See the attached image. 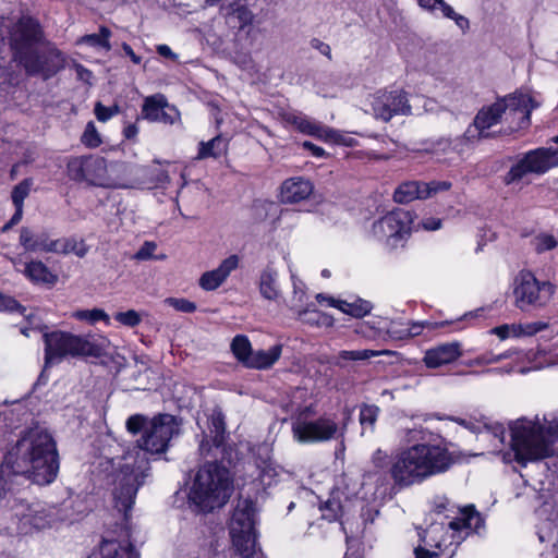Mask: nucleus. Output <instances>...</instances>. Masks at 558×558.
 Segmentation results:
<instances>
[{
	"label": "nucleus",
	"mask_w": 558,
	"mask_h": 558,
	"mask_svg": "<svg viewBox=\"0 0 558 558\" xmlns=\"http://www.w3.org/2000/svg\"><path fill=\"white\" fill-rule=\"evenodd\" d=\"M451 183L447 181L418 182L409 181L398 186L393 193L397 203L405 204L415 199H426L440 191H447Z\"/></svg>",
	"instance_id": "19"
},
{
	"label": "nucleus",
	"mask_w": 558,
	"mask_h": 558,
	"mask_svg": "<svg viewBox=\"0 0 558 558\" xmlns=\"http://www.w3.org/2000/svg\"><path fill=\"white\" fill-rule=\"evenodd\" d=\"M257 450L259 460L257 466L260 469V481L264 485L270 486L276 483V480L283 473V470L271 461V448L269 445H260Z\"/></svg>",
	"instance_id": "29"
},
{
	"label": "nucleus",
	"mask_w": 558,
	"mask_h": 558,
	"mask_svg": "<svg viewBox=\"0 0 558 558\" xmlns=\"http://www.w3.org/2000/svg\"><path fill=\"white\" fill-rule=\"evenodd\" d=\"M412 222L410 211L396 209L374 221L369 234L387 247L395 248L409 236Z\"/></svg>",
	"instance_id": "11"
},
{
	"label": "nucleus",
	"mask_w": 558,
	"mask_h": 558,
	"mask_svg": "<svg viewBox=\"0 0 558 558\" xmlns=\"http://www.w3.org/2000/svg\"><path fill=\"white\" fill-rule=\"evenodd\" d=\"M315 412L313 405L304 407L292 423L294 439L303 444L324 442L342 438L345 425L340 426L335 416L323 415L316 420H307Z\"/></svg>",
	"instance_id": "8"
},
{
	"label": "nucleus",
	"mask_w": 558,
	"mask_h": 558,
	"mask_svg": "<svg viewBox=\"0 0 558 558\" xmlns=\"http://www.w3.org/2000/svg\"><path fill=\"white\" fill-rule=\"evenodd\" d=\"M282 354V344H275L268 350L253 351L247 367L255 369H267L275 365Z\"/></svg>",
	"instance_id": "33"
},
{
	"label": "nucleus",
	"mask_w": 558,
	"mask_h": 558,
	"mask_svg": "<svg viewBox=\"0 0 558 558\" xmlns=\"http://www.w3.org/2000/svg\"><path fill=\"white\" fill-rule=\"evenodd\" d=\"M231 350L234 356L247 367L248 360L253 354L248 338L243 335L235 336L231 342Z\"/></svg>",
	"instance_id": "40"
},
{
	"label": "nucleus",
	"mask_w": 558,
	"mask_h": 558,
	"mask_svg": "<svg viewBox=\"0 0 558 558\" xmlns=\"http://www.w3.org/2000/svg\"><path fill=\"white\" fill-rule=\"evenodd\" d=\"M340 487V498L344 501V504L351 501L354 497H356L361 485L359 482L349 478L347 475L341 476L338 481L335 488Z\"/></svg>",
	"instance_id": "42"
},
{
	"label": "nucleus",
	"mask_w": 558,
	"mask_h": 558,
	"mask_svg": "<svg viewBox=\"0 0 558 558\" xmlns=\"http://www.w3.org/2000/svg\"><path fill=\"white\" fill-rule=\"evenodd\" d=\"M347 504L340 498V487L333 488L330 497L319 506L322 515L328 521L338 520L343 513Z\"/></svg>",
	"instance_id": "37"
},
{
	"label": "nucleus",
	"mask_w": 558,
	"mask_h": 558,
	"mask_svg": "<svg viewBox=\"0 0 558 558\" xmlns=\"http://www.w3.org/2000/svg\"><path fill=\"white\" fill-rule=\"evenodd\" d=\"M157 248L156 243L146 241L140 250L135 253L134 258L138 260H147L154 257V253Z\"/></svg>",
	"instance_id": "59"
},
{
	"label": "nucleus",
	"mask_w": 558,
	"mask_h": 558,
	"mask_svg": "<svg viewBox=\"0 0 558 558\" xmlns=\"http://www.w3.org/2000/svg\"><path fill=\"white\" fill-rule=\"evenodd\" d=\"M119 111V106L106 107L101 102H97L94 108V113L100 122H107L112 117L117 116Z\"/></svg>",
	"instance_id": "56"
},
{
	"label": "nucleus",
	"mask_w": 558,
	"mask_h": 558,
	"mask_svg": "<svg viewBox=\"0 0 558 558\" xmlns=\"http://www.w3.org/2000/svg\"><path fill=\"white\" fill-rule=\"evenodd\" d=\"M258 286L263 298L269 301H277L281 295L278 283V272L270 267H267L262 271Z\"/></svg>",
	"instance_id": "35"
},
{
	"label": "nucleus",
	"mask_w": 558,
	"mask_h": 558,
	"mask_svg": "<svg viewBox=\"0 0 558 558\" xmlns=\"http://www.w3.org/2000/svg\"><path fill=\"white\" fill-rule=\"evenodd\" d=\"M229 147V141L221 135H217L207 142H201L198 144L196 160H204L207 158H219L227 154Z\"/></svg>",
	"instance_id": "34"
},
{
	"label": "nucleus",
	"mask_w": 558,
	"mask_h": 558,
	"mask_svg": "<svg viewBox=\"0 0 558 558\" xmlns=\"http://www.w3.org/2000/svg\"><path fill=\"white\" fill-rule=\"evenodd\" d=\"M71 317L80 322H85L92 326L97 324L98 322H104L106 325H110L109 315L104 310L96 307L89 310L74 311L71 314Z\"/></svg>",
	"instance_id": "39"
},
{
	"label": "nucleus",
	"mask_w": 558,
	"mask_h": 558,
	"mask_svg": "<svg viewBox=\"0 0 558 558\" xmlns=\"http://www.w3.org/2000/svg\"><path fill=\"white\" fill-rule=\"evenodd\" d=\"M0 312H19L24 315L26 308L21 305L14 298L0 292Z\"/></svg>",
	"instance_id": "54"
},
{
	"label": "nucleus",
	"mask_w": 558,
	"mask_h": 558,
	"mask_svg": "<svg viewBox=\"0 0 558 558\" xmlns=\"http://www.w3.org/2000/svg\"><path fill=\"white\" fill-rule=\"evenodd\" d=\"M549 325L545 322H531L520 324L521 337H532L539 331L547 329Z\"/></svg>",
	"instance_id": "58"
},
{
	"label": "nucleus",
	"mask_w": 558,
	"mask_h": 558,
	"mask_svg": "<svg viewBox=\"0 0 558 558\" xmlns=\"http://www.w3.org/2000/svg\"><path fill=\"white\" fill-rule=\"evenodd\" d=\"M60 470V456L53 437L47 430H37V485L56 481Z\"/></svg>",
	"instance_id": "13"
},
{
	"label": "nucleus",
	"mask_w": 558,
	"mask_h": 558,
	"mask_svg": "<svg viewBox=\"0 0 558 558\" xmlns=\"http://www.w3.org/2000/svg\"><path fill=\"white\" fill-rule=\"evenodd\" d=\"M542 351H521L518 349H509L501 353H494L487 351L466 362L468 366H483L496 364L502 361H509V365L495 368L494 372L498 374L520 373L526 374L532 371H538L544 367L550 366L551 363L541 360Z\"/></svg>",
	"instance_id": "9"
},
{
	"label": "nucleus",
	"mask_w": 558,
	"mask_h": 558,
	"mask_svg": "<svg viewBox=\"0 0 558 558\" xmlns=\"http://www.w3.org/2000/svg\"><path fill=\"white\" fill-rule=\"evenodd\" d=\"M64 66V57L49 41L43 40L37 29V75L49 78Z\"/></svg>",
	"instance_id": "20"
},
{
	"label": "nucleus",
	"mask_w": 558,
	"mask_h": 558,
	"mask_svg": "<svg viewBox=\"0 0 558 558\" xmlns=\"http://www.w3.org/2000/svg\"><path fill=\"white\" fill-rule=\"evenodd\" d=\"M281 119L305 135L313 136L325 143L350 145L347 137L339 131L313 120L301 112L287 111L281 113Z\"/></svg>",
	"instance_id": "18"
},
{
	"label": "nucleus",
	"mask_w": 558,
	"mask_h": 558,
	"mask_svg": "<svg viewBox=\"0 0 558 558\" xmlns=\"http://www.w3.org/2000/svg\"><path fill=\"white\" fill-rule=\"evenodd\" d=\"M534 108L533 99L529 95L514 93L483 107L474 119V125L480 136L485 137V132L505 116V120L513 124L514 130L524 129L530 124V116Z\"/></svg>",
	"instance_id": "6"
},
{
	"label": "nucleus",
	"mask_w": 558,
	"mask_h": 558,
	"mask_svg": "<svg viewBox=\"0 0 558 558\" xmlns=\"http://www.w3.org/2000/svg\"><path fill=\"white\" fill-rule=\"evenodd\" d=\"M20 242L22 252L12 259L13 265L17 271L23 272L31 281H34L35 266L32 254L35 250V240L33 239V232L24 229L21 232Z\"/></svg>",
	"instance_id": "26"
},
{
	"label": "nucleus",
	"mask_w": 558,
	"mask_h": 558,
	"mask_svg": "<svg viewBox=\"0 0 558 558\" xmlns=\"http://www.w3.org/2000/svg\"><path fill=\"white\" fill-rule=\"evenodd\" d=\"M418 5L424 10H427L432 13H436L437 11L441 12L444 17L451 19L456 22L459 28L466 29L469 27V21L466 17L457 14L454 10L446 3L444 0H416Z\"/></svg>",
	"instance_id": "32"
},
{
	"label": "nucleus",
	"mask_w": 558,
	"mask_h": 558,
	"mask_svg": "<svg viewBox=\"0 0 558 558\" xmlns=\"http://www.w3.org/2000/svg\"><path fill=\"white\" fill-rule=\"evenodd\" d=\"M110 347L111 342L105 336L99 335L92 338L80 336L77 356L100 357L108 354Z\"/></svg>",
	"instance_id": "30"
},
{
	"label": "nucleus",
	"mask_w": 558,
	"mask_h": 558,
	"mask_svg": "<svg viewBox=\"0 0 558 558\" xmlns=\"http://www.w3.org/2000/svg\"><path fill=\"white\" fill-rule=\"evenodd\" d=\"M11 48L14 60L23 65L28 74L35 71V27L31 21L21 20L11 33Z\"/></svg>",
	"instance_id": "17"
},
{
	"label": "nucleus",
	"mask_w": 558,
	"mask_h": 558,
	"mask_svg": "<svg viewBox=\"0 0 558 558\" xmlns=\"http://www.w3.org/2000/svg\"><path fill=\"white\" fill-rule=\"evenodd\" d=\"M477 313H478V311L469 312V313H465L464 315L460 316L459 318H457L454 320H445V322L436 323V324H432L429 322H412V323H408L407 324V328H405L407 335H408V338H412V337L420 336L425 328L435 329V328L444 327V326H447V325H454L456 326L454 330H461V329L464 328V326L461 325V324L463 322H465V320H470V319L475 318L477 316Z\"/></svg>",
	"instance_id": "31"
},
{
	"label": "nucleus",
	"mask_w": 558,
	"mask_h": 558,
	"mask_svg": "<svg viewBox=\"0 0 558 558\" xmlns=\"http://www.w3.org/2000/svg\"><path fill=\"white\" fill-rule=\"evenodd\" d=\"M81 142L84 146L88 148H97L101 145V135L93 121H89L86 124L84 132L81 136Z\"/></svg>",
	"instance_id": "44"
},
{
	"label": "nucleus",
	"mask_w": 558,
	"mask_h": 558,
	"mask_svg": "<svg viewBox=\"0 0 558 558\" xmlns=\"http://www.w3.org/2000/svg\"><path fill=\"white\" fill-rule=\"evenodd\" d=\"M461 355L462 349L460 342H446L426 350L423 356V363L427 368H439L453 363Z\"/></svg>",
	"instance_id": "23"
},
{
	"label": "nucleus",
	"mask_w": 558,
	"mask_h": 558,
	"mask_svg": "<svg viewBox=\"0 0 558 558\" xmlns=\"http://www.w3.org/2000/svg\"><path fill=\"white\" fill-rule=\"evenodd\" d=\"M37 251L61 253V254H74L77 257H84L88 252V246L84 241L74 239H49L48 236L41 235L37 239Z\"/></svg>",
	"instance_id": "27"
},
{
	"label": "nucleus",
	"mask_w": 558,
	"mask_h": 558,
	"mask_svg": "<svg viewBox=\"0 0 558 558\" xmlns=\"http://www.w3.org/2000/svg\"><path fill=\"white\" fill-rule=\"evenodd\" d=\"M558 166V149L536 148L527 151L507 173L505 181L512 184L527 174H543Z\"/></svg>",
	"instance_id": "12"
},
{
	"label": "nucleus",
	"mask_w": 558,
	"mask_h": 558,
	"mask_svg": "<svg viewBox=\"0 0 558 558\" xmlns=\"http://www.w3.org/2000/svg\"><path fill=\"white\" fill-rule=\"evenodd\" d=\"M295 314L302 323L310 326L331 327L333 325V318L330 315L315 308H310L308 306L300 310Z\"/></svg>",
	"instance_id": "38"
},
{
	"label": "nucleus",
	"mask_w": 558,
	"mask_h": 558,
	"mask_svg": "<svg viewBox=\"0 0 558 558\" xmlns=\"http://www.w3.org/2000/svg\"><path fill=\"white\" fill-rule=\"evenodd\" d=\"M87 558H140V554L131 543L111 539L104 541Z\"/></svg>",
	"instance_id": "28"
},
{
	"label": "nucleus",
	"mask_w": 558,
	"mask_h": 558,
	"mask_svg": "<svg viewBox=\"0 0 558 558\" xmlns=\"http://www.w3.org/2000/svg\"><path fill=\"white\" fill-rule=\"evenodd\" d=\"M314 191L311 180L292 177L284 180L280 187V199L284 204H296L307 199Z\"/></svg>",
	"instance_id": "25"
},
{
	"label": "nucleus",
	"mask_w": 558,
	"mask_h": 558,
	"mask_svg": "<svg viewBox=\"0 0 558 558\" xmlns=\"http://www.w3.org/2000/svg\"><path fill=\"white\" fill-rule=\"evenodd\" d=\"M292 286H293V295L291 298L289 307L294 312H299L304 308L306 301V291L304 283L298 279L294 275L291 276Z\"/></svg>",
	"instance_id": "41"
},
{
	"label": "nucleus",
	"mask_w": 558,
	"mask_h": 558,
	"mask_svg": "<svg viewBox=\"0 0 558 558\" xmlns=\"http://www.w3.org/2000/svg\"><path fill=\"white\" fill-rule=\"evenodd\" d=\"M379 414V408L374 404H363L360 409V424L363 428L369 426L372 429L375 426Z\"/></svg>",
	"instance_id": "47"
},
{
	"label": "nucleus",
	"mask_w": 558,
	"mask_h": 558,
	"mask_svg": "<svg viewBox=\"0 0 558 558\" xmlns=\"http://www.w3.org/2000/svg\"><path fill=\"white\" fill-rule=\"evenodd\" d=\"M389 351H375V350H343L339 353V357L345 361H363L371 357H376L383 354H389Z\"/></svg>",
	"instance_id": "45"
},
{
	"label": "nucleus",
	"mask_w": 558,
	"mask_h": 558,
	"mask_svg": "<svg viewBox=\"0 0 558 558\" xmlns=\"http://www.w3.org/2000/svg\"><path fill=\"white\" fill-rule=\"evenodd\" d=\"M510 432L514 460L523 466L558 453V416L518 418Z\"/></svg>",
	"instance_id": "3"
},
{
	"label": "nucleus",
	"mask_w": 558,
	"mask_h": 558,
	"mask_svg": "<svg viewBox=\"0 0 558 558\" xmlns=\"http://www.w3.org/2000/svg\"><path fill=\"white\" fill-rule=\"evenodd\" d=\"M427 432L422 426L405 427L401 430L402 440L407 444H424Z\"/></svg>",
	"instance_id": "48"
},
{
	"label": "nucleus",
	"mask_w": 558,
	"mask_h": 558,
	"mask_svg": "<svg viewBox=\"0 0 558 558\" xmlns=\"http://www.w3.org/2000/svg\"><path fill=\"white\" fill-rule=\"evenodd\" d=\"M211 424L215 428V441H217V438L223 433L225 429V423L223 417L220 412L214 413L211 416Z\"/></svg>",
	"instance_id": "62"
},
{
	"label": "nucleus",
	"mask_w": 558,
	"mask_h": 558,
	"mask_svg": "<svg viewBox=\"0 0 558 558\" xmlns=\"http://www.w3.org/2000/svg\"><path fill=\"white\" fill-rule=\"evenodd\" d=\"M454 462V454L442 445L414 444L393 454L388 471L396 485L410 487L447 472Z\"/></svg>",
	"instance_id": "2"
},
{
	"label": "nucleus",
	"mask_w": 558,
	"mask_h": 558,
	"mask_svg": "<svg viewBox=\"0 0 558 558\" xmlns=\"http://www.w3.org/2000/svg\"><path fill=\"white\" fill-rule=\"evenodd\" d=\"M125 427L132 435L143 432L136 447L125 452L116 463V507L126 515L134 505L138 488L149 475L147 454L166 452L171 438L178 434L179 426L175 417L170 414H158L150 420L143 414H133L126 420Z\"/></svg>",
	"instance_id": "1"
},
{
	"label": "nucleus",
	"mask_w": 558,
	"mask_h": 558,
	"mask_svg": "<svg viewBox=\"0 0 558 558\" xmlns=\"http://www.w3.org/2000/svg\"><path fill=\"white\" fill-rule=\"evenodd\" d=\"M111 31L106 26L99 27V33L87 34L76 40V45H86L96 51L109 52L111 50Z\"/></svg>",
	"instance_id": "36"
},
{
	"label": "nucleus",
	"mask_w": 558,
	"mask_h": 558,
	"mask_svg": "<svg viewBox=\"0 0 558 558\" xmlns=\"http://www.w3.org/2000/svg\"><path fill=\"white\" fill-rule=\"evenodd\" d=\"M407 324L392 322L388 328V333L392 339L402 340L408 339Z\"/></svg>",
	"instance_id": "60"
},
{
	"label": "nucleus",
	"mask_w": 558,
	"mask_h": 558,
	"mask_svg": "<svg viewBox=\"0 0 558 558\" xmlns=\"http://www.w3.org/2000/svg\"><path fill=\"white\" fill-rule=\"evenodd\" d=\"M418 227L426 231H436L441 228V219L436 217L423 218L418 223Z\"/></svg>",
	"instance_id": "61"
},
{
	"label": "nucleus",
	"mask_w": 558,
	"mask_h": 558,
	"mask_svg": "<svg viewBox=\"0 0 558 558\" xmlns=\"http://www.w3.org/2000/svg\"><path fill=\"white\" fill-rule=\"evenodd\" d=\"M256 517V505L251 499L238 500L229 521V535L234 553L241 558H255L259 551Z\"/></svg>",
	"instance_id": "7"
},
{
	"label": "nucleus",
	"mask_w": 558,
	"mask_h": 558,
	"mask_svg": "<svg viewBox=\"0 0 558 558\" xmlns=\"http://www.w3.org/2000/svg\"><path fill=\"white\" fill-rule=\"evenodd\" d=\"M483 525V519L473 507L464 508L460 515L450 521L447 526L444 523H433L425 531L422 542L430 547L440 550L430 551L418 547L415 549L416 558H440L444 550L449 549L453 544L458 545L470 532L478 533Z\"/></svg>",
	"instance_id": "4"
},
{
	"label": "nucleus",
	"mask_w": 558,
	"mask_h": 558,
	"mask_svg": "<svg viewBox=\"0 0 558 558\" xmlns=\"http://www.w3.org/2000/svg\"><path fill=\"white\" fill-rule=\"evenodd\" d=\"M114 319L122 326L133 328L142 323V315L135 310H129L116 313Z\"/></svg>",
	"instance_id": "51"
},
{
	"label": "nucleus",
	"mask_w": 558,
	"mask_h": 558,
	"mask_svg": "<svg viewBox=\"0 0 558 558\" xmlns=\"http://www.w3.org/2000/svg\"><path fill=\"white\" fill-rule=\"evenodd\" d=\"M489 332L497 336L500 340L521 338L520 324H504L494 327Z\"/></svg>",
	"instance_id": "49"
},
{
	"label": "nucleus",
	"mask_w": 558,
	"mask_h": 558,
	"mask_svg": "<svg viewBox=\"0 0 558 558\" xmlns=\"http://www.w3.org/2000/svg\"><path fill=\"white\" fill-rule=\"evenodd\" d=\"M340 311L354 317H363L372 311V304L361 299L353 302L342 301Z\"/></svg>",
	"instance_id": "43"
},
{
	"label": "nucleus",
	"mask_w": 558,
	"mask_h": 558,
	"mask_svg": "<svg viewBox=\"0 0 558 558\" xmlns=\"http://www.w3.org/2000/svg\"><path fill=\"white\" fill-rule=\"evenodd\" d=\"M142 117L150 122H162L173 124L180 118L174 106L168 104L161 94H155L144 99Z\"/></svg>",
	"instance_id": "21"
},
{
	"label": "nucleus",
	"mask_w": 558,
	"mask_h": 558,
	"mask_svg": "<svg viewBox=\"0 0 558 558\" xmlns=\"http://www.w3.org/2000/svg\"><path fill=\"white\" fill-rule=\"evenodd\" d=\"M371 463L374 469L384 471L388 466L390 468L391 460H389V454L386 450L377 448L371 456Z\"/></svg>",
	"instance_id": "55"
},
{
	"label": "nucleus",
	"mask_w": 558,
	"mask_h": 558,
	"mask_svg": "<svg viewBox=\"0 0 558 558\" xmlns=\"http://www.w3.org/2000/svg\"><path fill=\"white\" fill-rule=\"evenodd\" d=\"M240 266V257L236 254L229 255L213 270L205 271L198 284L204 291H215L221 287L232 271Z\"/></svg>",
	"instance_id": "22"
},
{
	"label": "nucleus",
	"mask_w": 558,
	"mask_h": 558,
	"mask_svg": "<svg viewBox=\"0 0 558 558\" xmlns=\"http://www.w3.org/2000/svg\"><path fill=\"white\" fill-rule=\"evenodd\" d=\"M232 482L229 471L217 464L207 463L196 473L189 492V501L198 511L208 512L222 507L231 496Z\"/></svg>",
	"instance_id": "5"
},
{
	"label": "nucleus",
	"mask_w": 558,
	"mask_h": 558,
	"mask_svg": "<svg viewBox=\"0 0 558 558\" xmlns=\"http://www.w3.org/2000/svg\"><path fill=\"white\" fill-rule=\"evenodd\" d=\"M45 365L39 380L45 379L48 368L61 363L66 356H77L80 336L64 331H52L44 335Z\"/></svg>",
	"instance_id": "15"
},
{
	"label": "nucleus",
	"mask_w": 558,
	"mask_h": 558,
	"mask_svg": "<svg viewBox=\"0 0 558 558\" xmlns=\"http://www.w3.org/2000/svg\"><path fill=\"white\" fill-rule=\"evenodd\" d=\"M86 513L87 507L82 498H69L59 508H52V513L43 526H52L58 522L72 524L83 519Z\"/></svg>",
	"instance_id": "24"
},
{
	"label": "nucleus",
	"mask_w": 558,
	"mask_h": 558,
	"mask_svg": "<svg viewBox=\"0 0 558 558\" xmlns=\"http://www.w3.org/2000/svg\"><path fill=\"white\" fill-rule=\"evenodd\" d=\"M74 69H75L76 76L78 80H81L87 84H90V81L93 78L92 71H89L88 69H86L85 66H83L82 64H78V63L74 64Z\"/></svg>",
	"instance_id": "63"
},
{
	"label": "nucleus",
	"mask_w": 558,
	"mask_h": 558,
	"mask_svg": "<svg viewBox=\"0 0 558 558\" xmlns=\"http://www.w3.org/2000/svg\"><path fill=\"white\" fill-rule=\"evenodd\" d=\"M68 175L77 182L105 186L108 183V169L105 158L99 156H80L69 159Z\"/></svg>",
	"instance_id": "14"
},
{
	"label": "nucleus",
	"mask_w": 558,
	"mask_h": 558,
	"mask_svg": "<svg viewBox=\"0 0 558 558\" xmlns=\"http://www.w3.org/2000/svg\"><path fill=\"white\" fill-rule=\"evenodd\" d=\"M31 187V180H24L16 185L12 192V202L14 206H23L24 198L28 195Z\"/></svg>",
	"instance_id": "57"
},
{
	"label": "nucleus",
	"mask_w": 558,
	"mask_h": 558,
	"mask_svg": "<svg viewBox=\"0 0 558 558\" xmlns=\"http://www.w3.org/2000/svg\"><path fill=\"white\" fill-rule=\"evenodd\" d=\"M165 303L182 313H194L197 308L194 302L184 298H167Z\"/></svg>",
	"instance_id": "53"
},
{
	"label": "nucleus",
	"mask_w": 558,
	"mask_h": 558,
	"mask_svg": "<svg viewBox=\"0 0 558 558\" xmlns=\"http://www.w3.org/2000/svg\"><path fill=\"white\" fill-rule=\"evenodd\" d=\"M371 107L376 119L388 122L395 116L412 114V105L405 92L379 90L372 95Z\"/></svg>",
	"instance_id": "16"
},
{
	"label": "nucleus",
	"mask_w": 558,
	"mask_h": 558,
	"mask_svg": "<svg viewBox=\"0 0 558 558\" xmlns=\"http://www.w3.org/2000/svg\"><path fill=\"white\" fill-rule=\"evenodd\" d=\"M410 104L412 105V114L430 112L434 111L436 107V102L433 99L424 96H415Z\"/></svg>",
	"instance_id": "52"
},
{
	"label": "nucleus",
	"mask_w": 558,
	"mask_h": 558,
	"mask_svg": "<svg viewBox=\"0 0 558 558\" xmlns=\"http://www.w3.org/2000/svg\"><path fill=\"white\" fill-rule=\"evenodd\" d=\"M302 146H303V148L307 149L316 158H324L327 156V153L323 147L317 146V145L313 144L312 142L305 141L302 144Z\"/></svg>",
	"instance_id": "64"
},
{
	"label": "nucleus",
	"mask_w": 558,
	"mask_h": 558,
	"mask_svg": "<svg viewBox=\"0 0 558 558\" xmlns=\"http://www.w3.org/2000/svg\"><path fill=\"white\" fill-rule=\"evenodd\" d=\"M58 274L50 270L43 263L37 262V283H43L47 288H52L58 282Z\"/></svg>",
	"instance_id": "50"
},
{
	"label": "nucleus",
	"mask_w": 558,
	"mask_h": 558,
	"mask_svg": "<svg viewBox=\"0 0 558 558\" xmlns=\"http://www.w3.org/2000/svg\"><path fill=\"white\" fill-rule=\"evenodd\" d=\"M555 293V286L549 281L538 280L529 270H522L514 279L513 295L517 307H544Z\"/></svg>",
	"instance_id": "10"
},
{
	"label": "nucleus",
	"mask_w": 558,
	"mask_h": 558,
	"mask_svg": "<svg viewBox=\"0 0 558 558\" xmlns=\"http://www.w3.org/2000/svg\"><path fill=\"white\" fill-rule=\"evenodd\" d=\"M557 244L555 236L548 233H539L532 239V246L538 254L554 250Z\"/></svg>",
	"instance_id": "46"
}]
</instances>
